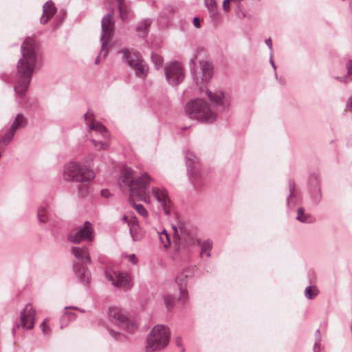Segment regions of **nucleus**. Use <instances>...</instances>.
I'll return each instance as SVG.
<instances>
[{
	"label": "nucleus",
	"instance_id": "nucleus-1",
	"mask_svg": "<svg viewBox=\"0 0 352 352\" xmlns=\"http://www.w3.org/2000/svg\"><path fill=\"white\" fill-rule=\"evenodd\" d=\"M22 57L18 60L16 84L14 90L19 96H24L32 80L34 70L40 60L39 49L35 41L26 38L21 46Z\"/></svg>",
	"mask_w": 352,
	"mask_h": 352
},
{
	"label": "nucleus",
	"instance_id": "nucleus-2",
	"mask_svg": "<svg viewBox=\"0 0 352 352\" xmlns=\"http://www.w3.org/2000/svg\"><path fill=\"white\" fill-rule=\"evenodd\" d=\"M185 111L189 118L201 123H212L217 118L208 103L202 99L198 98L188 102L186 104Z\"/></svg>",
	"mask_w": 352,
	"mask_h": 352
},
{
	"label": "nucleus",
	"instance_id": "nucleus-3",
	"mask_svg": "<svg viewBox=\"0 0 352 352\" xmlns=\"http://www.w3.org/2000/svg\"><path fill=\"white\" fill-rule=\"evenodd\" d=\"M63 177L68 182L83 183L92 180L95 174L88 166L71 161L65 165Z\"/></svg>",
	"mask_w": 352,
	"mask_h": 352
},
{
	"label": "nucleus",
	"instance_id": "nucleus-4",
	"mask_svg": "<svg viewBox=\"0 0 352 352\" xmlns=\"http://www.w3.org/2000/svg\"><path fill=\"white\" fill-rule=\"evenodd\" d=\"M170 331L164 324H157L153 327L146 338V352L162 350L169 342Z\"/></svg>",
	"mask_w": 352,
	"mask_h": 352
},
{
	"label": "nucleus",
	"instance_id": "nucleus-5",
	"mask_svg": "<svg viewBox=\"0 0 352 352\" xmlns=\"http://www.w3.org/2000/svg\"><path fill=\"white\" fill-rule=\"evenodd\" d=\"M195 58H192L190 60V73L193 80L198 86L199 83L206 85L211 79L213 74V65L208 60H200L199 67L197 71L195 69Z\"/></svg>",
	"mask_w": 352,
	"mask_h": 352
},
{
	"label": "nucleus",
	"instance_id": "nucleus-6",
	"mask_svg": "<svg viewBox=\"0 0 352 352\" xmlns=\"http://www.w3.org/2000/svg\"><path fill=\"white\" fill-rule=\"evenodd\" d=\"M151 177L146 173L142 174L141 176L134 179L131 182L130 190V197H138L140 200L146 203L150 201V192L148 190Z\"/></svg>",
	"mask_w": 352,
	"mask_h": 352
},
{
	"label": "nucleus",
	"instance_id": "nucleus-7",
	"mask_svg": "<svg viewBox=\"0 0 352 352\" xmlns=\"http://www.w3.org/2000/svg\"><path fill=\"white\" fill-rule=\"evenodd\" d=\"M108 315L112 322L129 333H133L138 328L137 325L131 321L118 307H109Z\"/></svg>",
	"mask_w": 352,
	"mask_h": 352
},
{
	"label": "nucleus",
	"instance_id": "nucleus-8",
	"mask_svg": "<svg viewBox=\"0 0 352 352\" xmlns=\"http://www.w3.org/2000/svg\"><path fill=\"white\" fill-rule=\"evenodd\" d=\"M101 28L102 34L100 36V54L104 53V56H107L109 54V50L107 48V41L111 38V36L114 30L113 13H107L102 17L101 21Z\"/></svg>",
	"mask_w": 352,
	"mask_h": 352
},
{
	"label": "nucleus",
	"instance_id": "nucleus-9",
	"mask_svg": "<svg viewBox=\"0 0 352 352\" xmlns=\"http://www.w3.org/2000/svg\"><path fill=\"white\" fill-rule=\"evenodd\" d=\"M164 74L167 82L172 86L179 85L184 78L183 67L177 61L167 63L164 67Z\"/></svg>",
	"mask_w": 352,
	"mask_h": 352
},
{
	"label": "nucleus",
	"instance_id": "nucleus-10",
	"mask_svg": "<svg viewBox=\"0 0 352 352\" xmlns=\"http://www.w3.org/2000/svg\"><path fill=\"white\" fill-rule=\"evenodd\" d=\"M193 276L192 270L189 268H185L177 276L175 282L177 284L179 291L178 302L184 305L188 300V292L186 288L188 280Z\"/></svg>",
	"mask_w": 352,
	"mask_h": 352
},
{
	"label": "nucleus",
	"instance_id": "nucleus-11",
	"mask_svg": "<svg viewBox=\"0 0 352 352\" xmlns=\"http://www.w3.org/2000/svg\"><path fill=\"white\" fill-rule=\"evenodd\" d=\"M28 120L21 113L17 114L14 122L6 131H0V144L7 146L12 141L16 131L26 126Z\"/></svg>",
	"mask_w": 352,
	"mask_h": 352
},
{
	"label": "nucleus",
	"instance_id": "nucleus-12",
	"mask_svg": "<svg viewBox=\"0 0 352 352\" xmlns=\"http://www.w3.org/2000/svg\"><path fill=\"white\" fill-rule=\"evenodd\" d=\"M36 311L32 305L27 304L24 309L20 312V320L13 327L12 333H16V329L20 327L24 329L30 330L33 329L35 322Z\"/></svg>",
	"mask_w": 352,
	"mask_h": 352
},
{
	"label": "nucleus",
	"instance_id": "nucleus-13",
	"mask_svg": "<svg viewBox=\"0 0 352 352\" xmlns=\"http://www.w3.org/2000/svg\"><path fill=\"white\" fill-rule=\"evenodd\" d=\"M205 92L214 106L219 107L221 111H227L230 109L231 98L230 96L226 95L223 91L220 89L210 90L206 88Z\"/></svg>",
	"mask_w": 352,
	"mask_h": 352
},
{
	"label": "nucleus",
	"instance_id": "nucleus-14",
	"mask_svg": "<svg viewBox=\"0 0 352 352\" xmlns=\"http://www.w3.org/2000/svg\"><path fill=\"white\" fill-rule=\"evenodd\" d=\"M105 278L111 281L112 285L116 287H122L124 289H129L133 286L132 278L130 274L125 272H110L106 270Z\"/></svg>",
	"mask_w": 352,
	"mask_h": 352
},
{
	"label": "nucleus",
	"instance_id": "nucleus-15",
	"mask_svg": "<svg viewBox=\"0 0 352 352\" xmlns=\"http://www.w3.org/2000/svg\"><path fill=\"white\" fill-rule=\"evenodd\" d=\"M67 240L74 243H80L83 241L94 240V228L91 223L86 221L76 232H72L67 236Z\"/></svg>",
	"mask_w": 352,
	"mask_h": 352
},
{
	"label": "nucleus",
	"instance_id": "nucleus-16",
	"mask_svg": "<svg viewBox=\"0 0 352 352\" xmlns=\"http://www.w3.org/2000/svg\"><path fill=\"white\" fill-rule=\"evenodd\" d=\"M309 195L311 203L318 206L322 199L320 179L319 173H313L308 177Z\"/></svg>",
	"mask_w": 352,
	"mask_h": 352
},
{
	"label": "nucleus",
	"instance_id": "nucleus-17",
	"mask_svg": "<svg viewBox=\"0 0 352 352\" xmlns=\"http://www.w3.org/2000/svg\"><path fill=\"white\" fill-rule=\"evenodd\" d=\"M89 129L91 130H94L96 131V135H101L104 140H96L94 138L91 139V142L94 144V146L98 151H104L107 150L109 147V142L107 140L109 139V134L107 131V128L102 124L100 122L92 123L89 125Z\"/></svg>",
	"mask_w": 352,
	"mask_h": 352
},
{
	"label": "nucleus",
	"instance_id": "nucleus-18",
	"mask_svg": "<svg viewBox=\"0 0 352 352\" xmlns=\"http://www.w3.org/2000/svg\"><path fill=\"white\" fill-rule=\"evenodd\" d=\"M153 197L162 206L164 213L168 214L170 209V200L167 190L164 188L154 187L152 188Z\"/></svg>",
	"mask_w": 352,
	"mask_h": 352
},
{
	"label": "nucleus",
	"instance_id": "nucleus-19",
	"mask_svg": "<svg viewBox=\"0 0 352 352\" xmlns=\"http://www.w3.org/2000/svg\"><path fill=\"white\" fill-rule=\"evenodd\" d=\"M118 53L122 54V58L126 60L128 65L132 68L135 65L136 63H140L143 61L141 54L137 51H130L128 49L119 51Z\"/></svg>",
	"mask_w": 352,
	"mask_h": 352
},
{
	"label": "nucleus",
	"instance_id": "nucleus-20",
	"mask_svg": "<svg viewBox=\"0 0 352 352\" xmlns=\"http://www.w3.org/2000/svg\"><path fill=\"white\" fill-rule=\"evenodd\" d=\"M198 164L197 157L190 152L186 153V165L187 173L189 180L191 183L194 184L195 180L193 179V175L196 174L197 165Z\"/></svg>",
	"mask_w": 352,
	"mask_h": 352
},
{
	"label": "nucleus",
	"instance_id": "nucleus-21",
	"mask_svg": "<svg viewBox=\"0 0 352 352\" xmlns=\"http://www.w3.org/2000/svg\"><path fill=\"white\" fill-rule=\"evenodd\" d=\"M153 19L146 18L138 22L135 32L138 37L145 38L148 36L149 29L153 23Z\"/></svg>",
	"mask_w": 352,
	"mask_h": 352
},
{
	"label": "nucleus",
	"instance_id": "nucleus-22",
	"mask_svg": "<svg viewBox=\"0 0 352 352\" xmlns=\"http://www.w3.org/2000/svg\"><path fill=\"white\" fill-rule=\"evenodd\" d=\"M73 268L79 281L82 285L87 286L91 279V274L88 269L77 263L74 264Z\"/></svg>",
	"mask_w": 352,
	"mask_h": 352
},
{
	"label": "nucleus",
	"instance_id": "nucleus-23",
	"mask_svg": "<svg viewBox=\"0 0 352 352\" xmlns=\"http://www.w3.org/2000/svg\"><path fill=\"white\" fill-rule=\"evenodd\" d=\"M57 10L52 0L45 2L43 6V15L40 19L42 24L47 23L49 20L55 14Z\"/></svg>",
	"mask_w": 352,
	"mask_h": 352
},
{
	"label": "nucleus",
	"instance_id": "nucleus-24",
	"mask_svg": "<svg viewBox=\"0 0 352 352\" xmlns=\"http://www.w3.org/2000/svg\"><path fill=\"white\" fill-rule=\"evenodd\" d=\"M197 244L201 248L200 257L203 260H206L211 256V250L213 247V243L210 239H197Z\"/></svg>",
	"mask_w": 352,
	"mask_h": 352
},
{
	"label": "nucleus",
	"instance_id": "nucleus-25",
	"mask_svg": "<svg viewBox=\"0 0 352 352\" xmlns=\"http://www.w3.org/2000/svg\"><path fill=\"white\" fill-rule=\"evenodd\" d=\"M72 252L74 256L83 263H91V259L87 247H73Z\"/></svg>",
	"mask_w": 352,
	"mask_h": 352
},
{
	"label": "nucleus",
	"instance_id": "nucleus-26",
	"mask_svg": "<svg viewBox=\"0 0 352 352\" xmlns=\"http://www.w3.org/2000/svg\"><path fill=\"white\" fill-rule=\"evenodd\" d=\"M129 226V232L132 240L133 241H140L143 236L144 234L142 232L141 228H140L137 221L135 219H131L128 222Z\"/></svg>",
	"mask_w": 352,
	"mask_h": 352
},
{
	"label": "nucleus",
	"instance_id": "nucleus-27",
	"mask_svg": "<svg viewBox=\"0 0 352 352\" xmlns=\"http://www.w3.org/2000/svg\"><path fill=\"white\" fill-rule=\"evenodd\" d=\"M173 229L175 234H179L180 233L181 236H179V239H184L185 241H186L188 239L189 241H188V243H193V238L188 234V229L186 228V226L184 223L179 221L177 226L173 225Z\"/></svg>",
	"mask_w": 352,
	"mask_h": 352
},
{
	"label": "nucleus",
	"instance_id": "nucleus-28",
	"mask_svg": "<svg viewBox=\"0 0 352 352\" xmlns=\"http://www.w3.org/2000/svg\"><path fill=\"white\" fill-rule=\"evenodd\" d=\"M76 309L79 310L81 312H85L84 310L80 309L76 307H65V311L64 314L60 318V328L63 329V327L67 326L69 321L74 320L76 318V314L73 312L67 311V309Z\"/></svg>",
	"mask_w": 352,
	"mask_h": 352
},
{
	"label": "nucleus",
	"instance_id": "nucleus-29",
	"mask_svg": "<svg viewBox=\"0 0 352 352\" xmlns=\"http://www.w3.org/2000/svg\"><path fill=\"white\" fill-rule=\"evenodd\" d=\"M132 175L133 171L130 168H126L122 172L120 177V185L122 188H130L131 182L134 181Z\"/></svg>",
	"mask_w": 352,
	"mask_h": 352
},
{
	"label": "nucleus",
	"instance_id": "nucleus-30",
	"mask_svg": "<svg viewBox=\"0 0 352 352\" xmlns=\"http://www.w3.org/2000/svg\"><path fill=\"white\" fill-rule=\"evenodd\" d=\"M289 195L287 197V206L288 208L293 206L297 203V197L296 193V185L293 180H289L288 183Z\"/></svg>",
	"mask_w": 352,
	"mask_h": 352
},
{
	"label": "nucleus",
	"instance_id": "nucleus-31",
	"mask_svg": "<svg viewBox=\"0 0 352 352\" xmlns=\"http://www.w3.org/2000/svg\"><path fill=\"white\" fill-rule=\"evenodd\" d=\"M135 70V76L142 80H144L148 72V66L144 62V60L142 61L140 63H136L135 65L133 67Z\"/></svg>",
	"mask_w": 352,
	"mask_h": 352
},
{
	"label": "nucleus",
	"instance_id": "nucleus-32",
	"mask_svg": "<svg viewBox=\"0 0 352 352\" xmlns=\"http://www.w3.org/2000/svg\"><path fill=\"white\" fill-rule=\"evenodd\" d=\"M296 219L304 223H312L316 221L314 216L309 213H305L304 208L302 207L298 208Z\"/></svg>",
	"mask_w": 352,
	"mask_h": 352
},
{
	"label": "nucleus",
	"instance_id": "nucleus-33",
	"mask_svg": "<svg viewBox=\"0 0 352 352\" xmlns=\"http://www.w3.org/2000/svg\"><path fill=\"white\" fill-rule=\"evenodd\" d=\"M208 11L210 14V20L213 25L216 26L219 25L221 22L222 18L220 13L218 12L217 8L209 9Z\"/></svg>",
	"mask_w": 352,
	"mask_h": 352
},
{
	"label": "nucleus",
	"instance_id": "nucleus-34",
	"mask_svg": "<svg viewBox=\"0 0 352 352\" xmlns=\"http://www.w3.org/2000/svg\"><path fill=\"white\" fill-rule=\"evenodd\" d=\"M37 217L40 223H47L48 221V210L45 206H40L37 210Z\"/></svg>",
	"mask_w": 352,
	"mask_h": 352
},
{
	"label": "nucleus",
	"instance_id": "nucleus-35",
	"mask_svg": "<svg viewBox=\"0 0 352 352\" xmlns=\"http://www.w3.org/2000/svg\"><path fill=\"white\" fill-rule=\"evenodd\" d=\"M158 236L163 247L164 248H168L170 245V240L167 231L164 229L161 232H158Z\"/></svg>",
	"mask_w": 352,
	"mask_h": 352
},
{
	"label": "nucleus",
	"instance_id": "nucleus-36",
	"mask_svg": "<svg viewBox=\"0 0 352 352\" xmlns=\"http://www.w3.org/2000/svg\"><path fill=\"white\" fill-rule=\"evenodd\" d=\"M319 293L318 289L316 286H307L305 289V296L309 300L315 298Z\"/></svg>",
	"mask_w": 352,
	"mask_h": 352
},
{
	"label": "nucleus",
	"instance_id": "nucleus-37",
	"mask_svg": "<svg viewBox=\"0 0 352 352\" xmlns=\"http://www.w3.org/2000/svg\"><path fill=\"white\" fill-rule=\"evenodd\" d=\"M163 300L166 309L168 311L172 310L175 305V296L169 294H166L163 296Z\"/></svg>",
	"mask_w": 352,
	"mask_h": 352
},
{
	"label": "nucleus",
	"instance_id": "nucleus-38",
	"mask_svg": "<svg viewBox=\"0 0 352 352\" xmlns=\"http://www.w3.org/2000/svg\"><path fill=\"white\" fill-rule=\"evenodd\" d=\"M129 200L130 204L133 206V208L136 210L139 214L144 217H147L148 212L143 205L135 204L133 200V198H129Z\"/></svg>",
	"mask_w": 352,
	"mask_h": 352
},
{
	"label": "nucleus",
	"instance_id": "nucleus-39",
	"mask_svg": "<svg viewBox=\"0 0 352 352\" xmlns=\"http://www.w3.org/2000/svg\"><path fill=\"white\" fill-rule=\"evenodd\" d=\"M151 60L157 69H160L163 65L162 57L157 54H151Z\"/></svg>",
	"mask_w": 352,
	"mask_h": 352
},
{
	"label": "nucleus",
	"instance_id": "nucleus-40",
	"mask_svg": "<svg viewBox=\"0 0 352 352\" xmlns=\"http://www.w3.org/2000/svg\"><path fill=\"white\" fill-rule=\"evenodd\" d=\"M321 342V334L319 329H317L315 333V343L314 346V352H320V346Z\"/></svg>",
	"mask_w": 352,
	"mask_h": 352
},
{
	"label": "nucleus",
	"instance_id": "nucleus-41",
	"mask_svg": "<svg viewBox=\"0 0 352 352\" xmlns=\"http://www.w3.org/2000/svg\"><path fill=\"white\" fill-rule=\"evenodd\" d=\"M108 331L111 336L116 340L122 341L126 338V336H124L122 333H120L119 331H116L114 330L109 329Z\"/></svg>",
	"mask_w": 352,
	"mask_h": 352
},
{
	"label": "nucleus",
	"instance_id": "nucleus-42",
	"mask_svg": "<svg viewBox=\"0 0 352 352\" xmlns=\"http://www.w3.org/2000/svg\"><path fill=\"white\" fill-rule=\"evenodd\" d=\"M47 319H45L40 325V328L45 336H49L51 332L50 327L46 323Z\"/></svg>",
	"mask_w": 352,
	"mask_h": 352
},
{
	"label": "nucleus",
	"instance_id": "nucleus-43",
	"mask_svg": "<svg viewBox=\"0 0 352 352\" xmlns=\"http://www.w3.org/2000/svg\"><path fill=\"white\" fill-rule=\"evenodd\" d=\"M204 5L207 10L216 8L217 1L216 0H204Z\"/></svg>",
	"mask_w": 352,
	"mask_h": 352
},
{
	"label": "nucleus",
	"instance_id": "nucleus-44",
	"mask_svg": "<svg viewBox=\"0 0 352 352\" xmlns=\"http://www.w3.org/2000/svg\"><path fill=\"white\" fill-rule=\"evenodd\" d=\"M346 68L347 69V75L350 78V80H352V60H347Z\"/></svg>",
	"mask_w": 352,
	"mask_h": 352
},
{
	"label": "nucleus",
	"instance_id": "nucleus-45",
	"mask_svg": "<svg viewBox=\"0 0 352 352\" xmlns=\"http://www.w3.org/2000/svg\"><path fill=\"white\" fill-rule=\"evenodd\" d=\"M117 2L118 3V10H119L120 16L121 18H124L126 16L124 12H123L124 0H117Z\"/></svg>",
	"mask_w": 352,
	"mask_h": 352
},
{
	"label": "nucleus",
	"instance_id": "nucleus-46",
	"mask_svg": "<svg viewBox=\"0 0 352 352\" xmlns=\"http://www.w3.org/2000/svg\"><path fill=\"white\" fill-rule=\"evenodd\" d=\"M333 78L338 81H340V82H342L344 83H347L349 81H350V78L349 77L348 75H344L341 77L335 76V77H333Z\"/></svg>",
	"mask_w": 352,
	"mask_h": 352
},
{
	"label": "nucleus",
	"instance_id": "nucleus-47",
	"mask_svg": "<svg viewBox=\"0 0 352 352\" xmlns=\"http://www.w3.org/2000/svg\"><path fill=\"white\" fill-rule=\"evenodd\" d=\"M123 12H124L126 16L124 18H121L123 21L129 19L130 16H133V14L131 13V11L127 10L126 8H123Z\"/></svg>",
	"mask_w": 352,
	"mask_h": 352
},
{
	"label": "nucleus",
	"instance_id": "nucleus-48",
	"mask_svg": "<svg viewBox=\"0 0 352 352\" xmlns=\"http://www.w3.org/2000/svg\"><path fill=\"white\" fill-rule=\"evenodd\" d=\"M129 261L132 264H136L138 263V258H136L135 254H132L128 256Z\"/></svg>",
	"mask_w": 352,
	"mask_h": 352
},
{
	"label": "nucleus",
	"instance_id": "nucleus-49",
	"mask_svg": "<svg viewBox=\"0 0 352 352\" xmlns=\"http://www.w3.org/2000/svg\"><path fill=\"white\" fill-rule=\"evenodd\" d=\"M230 1H232V0H223L222 7L224 11L228 12L230 10V6H228V3Z\"/></svg>",
	"mask_w": 352,
	"mask_h": 352
},
{
	"label": "nucleus",
	"instance_id": "nucleus-50",
	"mask_svg": "<svg viewBox=\"0 0 352 352\" xmlns=\"http://www.w3.org/2000/svg\"><path fill=\"white\" fill-rule=\"evenodd\" d=\"M346 107L349 111L352 112V96L349 98L346 104Z\"/></svg>",
	"mask_w": 352,
	"mask_h": 352
},
{
	"label": "nucleus",
	"instance_id": "nucleus-51",
	"mask_svg": "<svg viewBox=\"0 0 352 352\" xmlns=\"http://www.w3.org/2000/svg\"><path fill=\"white\" fill-rule=\"evenodd\" d=\"M270 63L272 67H273L274 70L276 72V67L275 63L272 58V52H270ZM275 76H276V78H277V74L276 72H275Z\"/></svg>",
	"mask_w": 352,
	"mask_h": 352
},
{
	"label": "nucleus",
	"instance_id": "nucleus-52",
	"mask_svg": "<svg viewBox=\"0 0 352 352\" xmlns=\"http://www.w3.org/2000/svg\"><path fill=\"white\" fill-rule=\"evenodd\" d=\"M193 25L196 28H199L201 26L199 19L197 16L193 18Z\"/></svg>",
	"mask_w": 352,
	"mask_h": 352
},
{
	"label": "nucleus",
	"instance_id": "nucleus-53",
	"mask_svg": "<svg viewBox=\"0 0 352 352\" xmlns=\"http://www.w3.org/2000/svg\"><path fill=\"white\" fill-rule=\"evenodd\" d=\"M265 43L267 45V47L270 49V50L271 51V52H272V39L270 38H268L265 39Z\"/></svg>",
	"mask_w": 352,
	"mask_h": 352
},
{
	"label": "nucleus",
	"instance_id": "nucleus-54",
	"mask_svg": "<svg viewBox=\"0 0 352 352\" xmlns=\"http://www.w3.org/2000/svg\"><path fill=\"white\" fill-rule=\"evenodd\" d=\"M175 342H176L177 346H182V340L180 337H177L176 338Z\"/></svg>",
	"mask_w": 352,
	"mask_h": 352
},
{
	"label": "nucleus",
	"instance_id": "nucleus-55",
	"mask_svg": "<svg viewBox=\"0 0 352 352\" xmlns=\"http://www.w3.org/2000/svg\"><path fill=\"white\" fill-rule=\"evenodd\" d=\"M101 56H102L104 58L106 57V56H104V53H102V54H100V53L99 55L96 57V58L95 60V64L96 65L99 63L100 59Z\"/></svg>",
	"mask_w": 352,
	"mask_h": 352
},
{
	"label": "nucleus",
	"instance_id": "nucleus-56",
	"mask_svg": "<svg viewBox=\"0 0 352 352\" xmlns=\"http://www.w3.org/2000/svg\"><path fill=\"white\" fill-rule=\"evenodd\" d=\"M109 194V192H108V190H101V195H102V197H108Z\"/></svg>",
	"mask_w": 352,
	"mask_h": 352
},
{
	"label": "nucleus",
	"instance_id": "nucleus-57",
	"mask_svg": "<svg viewBox=\"0 0 352 352\" xmlns=\"http://www.w3.org/2000/svg\"><path fill=\"white\" fill-rule=\"evenodd\" d=\"M83 117H84V119H85V120H87V118H88V113H86L85 114H84Z\"/></svg>",
	"mask_w": 352,
	"mask_h": 352
},
{
	"label": "nucleus",
	"instance_id": "nucleus-58",
	"mask_svg": "<svg viewBox=\"0 0 352 352\" xmlns=\"http://www.w3.org/2000/svg\"><path fill=\"white\" fill-rule=\"evenodd\" d=\"M243 14V16L245 17V14L244 12H242Z\"/></svg>",
	"mask_w": 352,
	"mask_h": 352
},
{
	"label": "nucleus",
	"instance_id": "nucleus-59",
	"mask_svg": "<svg viewBox=\"0 0 352 352\" xmlns=\"http://www.w3.org/2000/svg\"><path fill=\"white\" fill-rule=\"evenodd\" d=\"M199 89L201 91H202V87L201 86L199 87Z\"/></svg>",
	"mask_w": 352,
	"mask_h": 352
},
{
	"label": "nucleus",
	"instance_id": "nucleus-60",
	"mask_svg": "<svg viewBox=\"0 0 352 352\" xmlns=\"http://www.w3.org/2000/svg\"><path fill=\"white\" fill-rule=\"evenodd\" d=\"M123 219H124V220H126V217L124 216Z\"/></svg>",
	"mask_w": 352,
	"mask_h": 352
}]
</instances>
